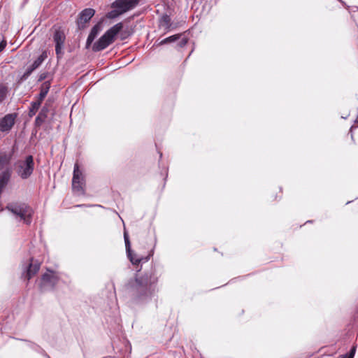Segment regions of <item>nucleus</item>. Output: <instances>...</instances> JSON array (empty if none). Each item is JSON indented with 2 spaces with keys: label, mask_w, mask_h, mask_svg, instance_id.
<instances>
[{
  "label": "nucleus",
  "mask_w": 358,
  "mask_h": 358,
  "mask_svg": "<svg viewBox=\"0 0 358 358\" xmlns=\"http://www.w3.org/2000/svg\"><path fill=\"white\" fill-rule=\"evenodd\" d=\"M12 159V155L8 154L6 152H0V173H3L8 170L10 171V176H12V168L10 167V161Z\"/></svg>",
  "instance_id": "f8f14e48"
},
{
  "label": "nucleus",
  "mask_w": 358,
  "mask_h": 358,
  "mask_svg": "<svg viewBox=\"0 0 358 358\" xmlns=\"http://www.w3.org/2000/svg\"><path fill=\"white\" fill-rule=\"evenodd\" d=\"M159 26L166 32L169 31L173 29L171 17L167 14L163 15L159 20Z\"/></svg>",
  "instance_id": "dca6fc26"
},
{
  "label": "nucleus",
  "mask_w": 358,
  "mask_h": 358,
  "mask_svg": "<svg viewBox=\"0 0 358 358\" xmlns=\"http://www.w3.org/2000/svg\"><path fill=\"white\" fill-rule=\"evenodd\" d=\"M182 36V34H178L175 35H172L169 36L161 41L158 42L157 41L155 42L154 45H162L170 43L176 42L179 38Z\"/></svg>",
  "instance_id": "a211bd4d"
},
{
  "label": "nucleus",
  "mask_w": 358,
  "mask_h": 358,
  "mask_svg": "<svg viewBox=\"0 0 358 358\" xmlns=\"http://www.w3.org/2000/svg\"><path fill=\"white\" fill-rule=\"evenodd\" d=\"M6 44H7L6 41H5L4 39H2L0 41V52L1 51H3V50L6 48Z\"/></svg>",
  "instance_id": "cd10ccee"
},
{
  "label": "nucleus",
  "mask_w": 358,
  "mask_h": 358,
  "mask_svg": "<svg viewBox=\"0 0 358 358\" xmlns=\"http://www.w3.org/2000/svg\"><path fill=\"white\" fill-rule=\"evenodd\" d=\"M59 280L58 274L50 269L41 275L39 287L42 292L53 290Z\"/></svg>",
  "instance_id": "0eeeda50"
},
{
  "label": "nucleus",
  "mask_w": 358,
  "mask_h": 358,
  "mask_svg": "<svg viewBox=\"0 0 358 358\" xmlns=\"http://www.w3.org/2000/svg\"><path fill=\"white\" fill-rule=\"evenodd\" d=\"M83 205H77L76 207H81Z\"/></svg>",
  "instance_id": "2f4dec72"
},
{
  "label": "nucleus",
  "mask_w": 358,
  "mask_h": 358,
  "mask_svg": "<svg viewBox=\"0 0 358 358\" xmlns=\"http://www.w3.org/2000/svg\"><path fill=\"white\" fill-rule=\"evenodd\" d=\"M53 101H54L53 99H51L49 98L48 99L46 100V101L44 103V105L43 106L42 108L45 109V110L46 109V110L50 112V110L52 108Z\"/></svg>",
  "instance_id": "bb28decb"
},
{
  "label": "nucleus",
  "mask_w": 358,
  "mask_h": 358,
  "mask_svg": "<svg viewBox=\"0 0 358 358\" xmlns=\"http://www.w3.org/2000/svg\"><path fill=\"white\" fill-rule=\"evenodd\" d=\"M158 152L159 154V157L161 159L162 157V153L160 151H159Z\"/></svg>",
  "instance_id": "c756f323"
},
{
  "label": "nucleus",
  "mask_w": 358,
  "mask_h": 358,
  "mask_svg": "<svg viewBox=\"0 0 358 358\" xmlns=\"http://www.w3.org/2000/svg\"><path fill=\"white\" fill-rule=\"evenodd\" d=\"M308 222H309V223H312V222H313V220H308V221H307V222H306V223H308Z\"/></svg>",
  "instance_id": "7c9ffc66"
},
{
  "label": "nucleus",
  "mask_w": 358,
  "mask_h": 358,
  "mask_svg": "<svg viewBox=\"0 0 358 358\" xmlns=\"http://www.w3.org/2000/svg\"><path fill=\"white\" fill-rule=\"evenodd\" d=\"M139 1L140 0H116L111 4V7L113 8H118L123 14L135 8Z\"/></svg>",
  "instance_id": "9b49d317"
},
{
  "label": "nucleus",
  "mask_w": 358,
  "mask_h": 358,
  "mask_svg": "<svg viewBox=\"0 0 358 358\" xmlns=\"http://www.w3.org/2000/svg\"><path fill=\"white\" fill-rule=\"evenodd\" d=\"M123 28V24L118 22L111 27L107 30L97 41H96L92 46L93 52H100L106 49L111 43H113L115 37L120 33V39L124 40L131 36V33L129 31H122Z\"/></svg>",
  "instance_id": "7ed1b4c3"
},
{
  "label": "nucleus",
  "mask_w": 358,
  "mask_h": 358,
  "mask_svg": "<svg viewBox=\"0 0 358 358\" xmlns=\"http://www.w3.org/2000/svg\"><path fill=\"white\" fill-rule=\"evenodd\" d=\"M41 267V264L38 262L34 263V259H31V262L29 263L28 267L27 268V271L23 275L24 278L29 280L33 276H34L39 271Z\"/></svg>",
  "instance_id": "4468645a"
},
{
  "label": "nucleus",
  "mask_w": 358,
  "mask_h": 358,
  "mask_svg": "<svg viewBox=\"0 0 358 358\" xmlns=\"http://www.w3.org/2000/svg\"><path fill=\"white\" fill-rule=\"evenodd\" d=\"M17 113H8L0 118V131L8 133L14 126Z\"/></svg>",
  "instance_id": "9d476101"
},
{
  "label": "nucleus",
  "mask_w": 358,
  "mask_h": 358,
  "mask_svg": "<svg viewBox=\"0 0 358 358\" xmlns=\"http://www.w3.org/2000/svg\"><path fill=\"white\" fill-rule=\"evenodd\" d=\"M36 69H34V67L30 65L27 69L26 71H24V73L22 75V76L18 79L17 80V83H22V82H24V80H26L29 76L32 73V72L34 71H35Z\"/></svg>",
  "instance_id": "4be33fe9"
},
{
  "label": "nucleus",
  "mask_w": 358,
  "mask_h": 358,
  "mask_svg": "<svg viewBox=\"0 0 358 358\" xmlns=\"http://www.w3.org/2000/svg\"><path fill=\"white\" fill-rule=\"evenodd\" d=\"M46 77H47V73H41V74L39 75V77H38V80L39 82H41V81H42V80H45V79L46 78Z\"/></svg>",
  "instance_id": "c85d7f7f"
},
{
  "label": "nucleus",
  "mask_w": 358,
  "mask_h": 358,
  "mask_svg": "<svg viewBox=\"0 0 358 358\" xmlns=\"http://www.w3.org/2000/svg\"><path fill=\"white\" fill-rule=\"evenodd\" d=\"M102 30V22H99L92 28L86 41V48H89L94 40Z\"/></svg>",
  "instance_id": "ddd939ff"
},
{
  "label": "nucleus",
  "mask_w": 358,
  "mask_h": 358,
  "mask_svg": "<svg viewBox=\"0 0 358 358\" xmlns=\"http://www.w3.org/2000/svg\"><path fill=\"white\" fill-rule=\"evenodd\" d=\"M41 105V103H40L39 101H38L36 100L34 101H32L31 103L30 107L29 108V113H28L29 117H32L33 116H34L36 115V113H37V111L38 110Z\"/></svg>",
  "instance_id": "412c9836"
},
{
  "label": "nucleus",
  "mask_w": 358,
  "mask_h": 358,
  "mask_svg": "<svg viewBox=\"0 0 358 358\" xmlns=\"http://www.w3.org/2000/svg\"><path fill=\"white\" fill-rule=\"evenodd\" d=\"M48 57V52L46 50L42 52L41 55L35 59L33 63L31 64L34 69H38L42 63L45 61V59Z\"/></svg>",
  "instance_id": "6ab92c4d"
},
{
  "label": "nucleus",
  "mask_w": 358,
  "mask_h": 358,
  "mask_svg": "<svg viewBox=\"0 0 358 358\" xmlns=\"http://www.w3.org/2000/svg\"><path fill=\"white\" fill-rule=\"evenodd\" d=\"M134 230L138 243L142 249L147 251V255H138L133 252L129 234L125 229L124 230V241L128 259L133 265H138L148 262L154 255L157 240L155 231L154 229H151L150 224L143 227L141 224H136Z\"/></svg>",
  "instance_id": "f03ea898"
},
{
  "label": "nucleus",
  "mask_w": 358,
  "mask_h": 358,
  "mask_svg": "<svg viewBox=\"0 0 358 358\" xmlns=\"http://www.w3.org/2000/svg\"><path fill=\"white\" fill-rule=\"evenodd\" d=\"M188 40L189 39L187 36L182 34V36H180V38H179L176 41V42H177L176 47L179 48L185 47L187 45V43H188Z\"/></svg>",
  "instance_id": "b1692460"
},
{
  "label": "nucleus",
  "mask_w": 358,
  "mask_h": 358,
  "mask_svg": "<svg viewBox=\"0 0 358 358\" xmlns=\"http://www.w3.org/2000/svg\"><path fill=\"white\" fill-rule=\"evenodd\" d=\"M85 176L80 169L78 163L76 162L73 166L72 191L77 196H83L85 194Z\"/></svg>",
  "instance_id": "423d86ee"
},
{
  "label": "nucleus",
  "mask_w": 358,
  "mask_h": 358,
  "mask_svg": "<svg viewBox=\"0 0 358 358\" xmlns=\"http://www.w3.org/2000/svg\"><path fill=\"white\" fill-rule=\"evenodd\" d=\"M34 161L32 155H28L24 159L17 160L15 163V172L22 180L28 179L34 173Z\"/></svg>",
  "instance_id": "39448f33"
},
{
  "label": "nucleus",
  "mask_w": 358,
  "mask_h": 358,
  "mask_svg": "<svg viewBox=\"0 0 358 358\" xmlns=\"http://www.w3.org/2000/svg\"><path fill=\"white\" fill-rule=\"evenodd\" d=\"M6 208L15 215L19 217L26 224H30L32 220L33 210L26 203L16 202L7 205Z\"/></svg>",
  "instance_id": "20e7f679"
},
{
  "label": "nucleus",
  "mask_w": 358,
  "mask_h": 358,
  "mask_svg": "<svg viewBox=\"0 0 358 358\" xmlns=\"http://www.w3.org/2000/svg\"><path fill=\"white\" fill-rule=\"evenodd\" d=\"M48 57V52L46 50L42 52L41 55L35 59L33 63L31 64L34 69H38L42 63L45 61V59Z\"/></svg>",
  "instance_id": "aec40b11"
},
{
  "label": "nucleus",
  "mask_w": 358,
  "mask_h": 358,
  "mask_svg": "<svg viewBox=\"0 0 358 358\" xmlns=\"http://www.w3.org/2000/svg\"><path fill=\"white\" fill-rule=\"evenodd\" d=\"M356 346L353 345L348 352L340 355L338 358H354Z\"/></svg>",
  "instance_id": "393cba45"
},
{
  "label": "nucleus",
  "mask_w": 358,
  "mask_h": 358,
  "mask_svg": "<svg viewBox=\"0 0 358 358\" xmlns=\"http://www.w3.org/2000/svg\"><path fill=\"white\" fill-rule=\"evenodd\" d=\"M160 275L152 265L151 270L142 274H136L125 285L126 290L130 295L131 301L136 305H145L157 296Z\"/></svg>",
  "instance_id": "f257e3e1"
},
{
  "label": "nucleus",
  "mask_w": 358,
  "mask_h": 358,
  "mask_svg": "<svg viewBox=\"0 0 358 358\" xmlns=\"http://www.w3.org/2000/svg\"><path fill=\"white\" fill-rule=\"evenodd\" d=\"M8 92V89L7 86L4 85H0V103H2L6 98L7 97V94Z\"/></svg>",
  "instance_id": "5701e85b"
},
{
  "label": "nucleus",
  "mask_w": 358,
  "mask_h": 358,
  "mask_svg": "<svg viewBox=\"0 0 358 358\" xmlns=\"http://www.w3.org/2000/svg\"><path fill=\"white\" fill-rule=\"evenodd\" d=\"M50 87H51V82L50 80L43 82L40 87V92L36 97V101H38L42 103L43 101L47 96Z\"/></svg>",
  "instance_id": "2eb2a0df"
},
{
  "label": "nucleus",
  "mask_w": 358,
  "mask_h": 358,
  "mask_svg": "<svg viewBox=\"0 0 358 358\" xmlns=\"http://www.w3.org/2000/svg\"><path fill=\"white\" fill-rule=\"evenodd\" d=\"M49 112L46 109L41 108L38 115L36 116L34 122V125L36 127H40L48 118Z\"/></svg>",
  "instance_id": "f3484780"
},
{
  "label": "nucleus",
  "mask_w": 358,
  "mask_h": 358,
  "mask_svg": "<svg viewBox=\"0 0 358 358\" xmlns=\"http://www.w3.org/2000/svg\"><path fill=\"white\" fill-rule=\"evenodd\" d=\"M54 33L52 36L53 41L55 43V54L57 59H61L64 52V48L66 41V34L62 27L55 25L53 27Z\"/></svg>",
  "instance_id": "6e6552de"
},
{
  "label": "nucleus",
  "mask_w": 358,
  "mask_h": 358,
  "mask_svg": "<svg viewBox=\"0 0 358 358\" xmlns=\"http://www.w3.org/2000/svg\"><path fill=\"white\" fill-rule=\"evenodd\" d=\"M122 13L120 11L118 8H113V10L108 12L106 15L107 17L110 19H114Z\"/></svg>",
  "instance_id": "a878e982"
},
{
  "label": "nucleus",
  "mask_w": 358,
  "mask_h": 358,
  "mask_svg": "<svg viewBox=\"0 0 358 358\" xmlns=\"http://www.w3.org/2000/svg\"><path fill=\"white\" fill-rule=\"evenodd\" d=\"M95 14V10L91 8L83 9L78 15L76 20V24L79 30L85 29L90 20Z\"/></svg>",
  "instance_id": "1a4fd4ad"
}]
</instances>
